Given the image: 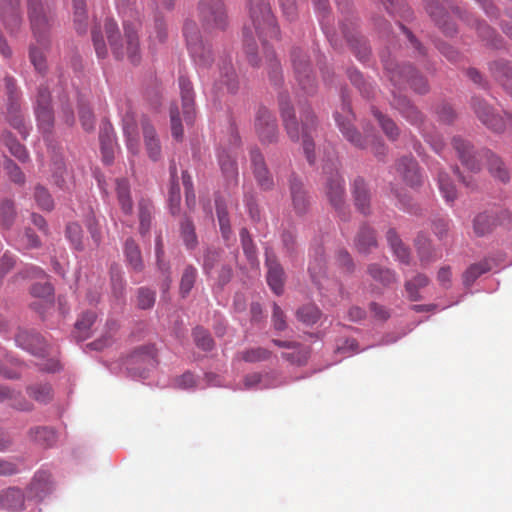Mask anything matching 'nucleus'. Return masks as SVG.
Wrapping results in <instances>:
<instances>
[{"instance_id":"obj_1","label":"nucleus","mask_w":512,"mask_h":512,"mask_svg":"<svg viewBox=\"0 0 512 512\" xmlns=\"http://www.w3.org/2000/svg\"><path fill=\"white\" fill-rule=\"evenodd\" d=\"M249 15L252 27L246 24L243 28V47L246 58L253 67L260 66V60L257 57L258 46L254 38L256 34L262 43L270 79L277 84L281 80L280 64L267 43L268 39L278 38L279 29L270 4L264 0H252Z\"/></svg>"},{"instance_id":"obj_2","label":"nucleus","mask_w":512,"mask_h":512,"mask_svg":"<svg viewBox=\"0 0 512 512\" xmlns=\"http://www.w3.org/2000/svg\"><path fill=\"white\" fill-rule=\"evenodd\" d=\"M124 37H121L117 23L112 19H106L104 28L111 51L117 59L127 58L132 64H138L141 59V48L138 30L139 21L129 22L124 20Z\"/></svg>"},{"instance_id":"obj_3","label":"nucleus","mask_w":512,"mask_h":512,"mask_svg":"<svg viewBox=\"0 0 512 512\" xmlns=\"http://www.w3.org/2000/svg\"><path fill=\"white\" fill-rule=\"evenodd\" d=\"M452 145L462 164L471 172L480 171L481 165L479 159H484L486 160L488 171L492 177L502 183L509 182L510 173L504 162L490 150L482 151L476 155L470 143L460 137H454Z\"/></svg>"},{"instance_id":"obj_4","label":"nucleus","mask_w":512,"mask_h":512,"mask_svg":"<svg viewBox=\"0 0 512 512\" xmlns=\"http://www.w3.org/2000/svg\"><path fill=\"white\" fill-rule=\"evenodd\" d=\"M28 13L31 29L38 46L30 48V59L39 73L46 70V60L43 50L49 46L50 19L42 6L41 0H28Z\"/></svg>"},{"instance_id":"obj_5","label":"nucleus","mask_w":512,"mask_h":512,"mask_svg":"<svg viewBox=\"0 0 512 512\" xmlns=\"http://www.w3.org/2000/svg\"><path fill=\"white\" fill-rule=\"evenodd\" d=\"M341 112L335 113V120L338 124L344 137L355 147L365 149L368 147V143L371 145L373 154L379 159L383 160L387 154V148L384 143L377 137L366 136L362 138L360 133L354 128L352 121L354 115L351 112L350 103L347 101L346 96L342 95V107Z\"/></svg>"},{"instance_id":"obj_6","label":"nucleus","mask_w":512,"mask_h":512,"mask_svg":"<svg viewBox=\"0 0 512 512\" xmlns=\"http://www.w3.org/2000/svg\"><path fill=\"white\" fill-rule=\"evenodd\" d=\"M382 62L387 77L394 86L401 87L405 82H408L414 91L423 94L428 91L427 81L409 65L399 66L392 59H385L382 57Z\"/></svg>"},{"instance_id":"obj_7","label":"nucleus","mask_w":512,"mask_h":512,"mask_svg":"<svg viewBox=\"0 0 512 512\" xmlns=\"http://www.w3.org/2000/svg\"><path fill=\"white\" fill-rule=\"evenodd\" d=\"M202 25L207 30H223L227 26V15L221 0H203L199 4Z\"/></svg>"},{"instance_id":"obj_8","label":"nucleus","mask_w":512,"mask_h":512,"mask_svg":"<svg viewBox=\"0 0 512 512\" xmlns=\"http://www.w3.org/2000/svg\"><path fill=\"white\" fill-rule=\"evenodd\" d=\"M187 47L198 65L208 66L212 63V53L210 48L206 47L197 30L196 24L192 21H186L183 28Z\"/></svg>"},{"instance_id":"obj_9","label":"nucleus","mask_w":512,"mask_h":512,"mask_svg":"<svg viewBox=\"0 0 512 512\" xmlns=\"http://www.w3.org/2000/svg\"><path fill=\"white\" fill-rule=\"evenodd\" d=\"M292 65L299 87L304 93L311 95L316 91L315 78L311 75L310 64L307 55L299 48H295L291 54Z\"/></svg>"},{"instance_id":"obj_10","label":"nucleus","mask_w":512,"mask_h":512,"mask_svg":"<svg viewBox=\"0 0 512 512\" xmlns=\"http://www.w3.org/2000/svg\"><path fill=\"white\" fill-rule=\"evenodd\" d=\"M325 173L329 174L324 188L326 197L338 213L344 214L346 208L344 180L338 171H333L331 167L325 168Z\"/></svg>"},{"instance_id":"obj_11","label":"nucleus","mask_w":512,"mask_h":512,"mask_svg":"<svg viewBox=\"0 0 512 512\" xmlns=\"http://www.w3.org/2000/svg\"><path fill=\"white\" fill-rule=\"evenodd\" d=\"M510 213L506 209L497 208L484 211L475 216L473 230L477 236H484L493 231L498 224H504L510 220Z\"/></svg>"},{"instance_id":"obj_12","label":"nucleus","mask_w":512,"mask_h":512,"mask_svg":"<svg viewBox=\"0 0 512 512\" xmlns=\"http://www.w3.org/2000/svg\"><path fill=\"white\" fill-rule=\"evenodd\" d=\"M472 108L477 118L490 130L501 133L506 129L504 117L496 113L486 101L478 97L472 98Z\"/></svg>"},{"instance_id":"obj_13","label":"nucleus","mask_w":512,"mask_h":512,"mask_svg":"<svg viewBox=\"0 0 512 512\" xmlns=\"http://www.w3.org/2000/svg\"><path fill=\"white\" fill-rule=\"evenodd\" d=\"M255 131L262 143L270 144L278 138V126L275 116L265 107H260L255 117Z\"/></svg>"},{"instance_id":"obj_14","label":"nucleus","mask_w":512,"mask_h":512,"mask_svg":"<svg viewBox=\"0 0 512 512\" xmlns=\"http://www.w3.org/2000/svg\"><path fill=\"white\" fill-rule=\"evenodd\" d=\"M425 8L435 23L446 35L451 36L456 33L457 29L455 24L449 20L450 15L438 0H426Z\"/></svg>"},{"instance_id":"obj_15","label":"nucleus","mask_w":512,"mask_h":512,"mask_svg":"<svg viewBox=\"0 0 512 512\" xmlns=\"http://www.w3.org/2000/svg\"><path fill=\"white\" fill-rule=\"evenodd\" d=\"M16 344L22 349L39 357H44L47 352L45 340L37 333L20 330L15 337Z\"/></svg>"},{"instance_id":"obj_16","label":"nucleus","mask_w":512,"mask_h":512,"mask_svg":"<svg viewBox=\"0 0 512 512\" xmlns=\"http://www.w3.org/2000/svg\"><path fill=\"white\" fill-rule=\"evenodd\" d=\"M396 170L403 181L410 187H418L423 183V177L417 161L413 157H403L398 160Z\"/></svg>"},{"instance_id":"obj_17","label":"nucleus","mask_w":512,"mask_h":512,"mask_svg":"<svg viewBox=\"0 0 512 512\" xmlns=\"http://www.w3.org/2000/svg\"><path fill=\"white\" fill-rule=\"evenodd\" d=\"M266 266L268 269L267 283L269 287L276 295H281L283 293L285 273L274 254L266 252Z\"/></svg>"},{"instance_id":"obj_18","label":"nucleus","mask_w":512,"mask_h":512,"mask_svg":"<svg viewBox=\"0 0 512 512\" xmlns=\"http://www.w3.org/2000/svg\"><path fill=\"white\" fill-rule=\"evenodd\" d=\"M493 79L512 97V65L506 60H495L489 64Z\"/></svg>"},{"instance_id":"obj_19","label":"nucleus","mask_w":512,"mask_h":512,"mask_svg":"<svg viewBox=\"0 0 512 512\" xmlns=\"http://www.w3.org/2000/svg\"><path fill=\"white\" fill-rule=\"evenodd\" d=\"M179 86L181 93L183 119L187 125H190L193 123L196 114L192 84L189 79L181 76L179 78Z\"/></svg>"},{"instance_id":"obj_20","label":"nucleus","mask_w":512,"mask_h":512,"mask_svg":"<svg viewBox=\"0 0 512 512\" xmlns=\"http://www.w3.org/2000/svg\"><path fill=\"white\" fill-rule=\"evenodd\" d=\"M141 125L148 157L152 161H157L161 157V145L156 130L147 118L142 119Z\"/></svg>"},{"instance_id":"obj_21","label":"nucleus","mask_w":512,"mask_h":512,"mask_svg":"<svg viewBox=\"0 0 512 512\" xmlns=\"http://www.w3.org/2000/svg\"><path fill=\"white\" fill-rule=\"evenodd\" d=\"M251 162L255 178L264 190L271 189L273 186V179L266 167L264 157L259 149L255 148L250 151Z\"/></svg>"},{"instance_id":"obj_22","label":"nucleus","mask_w":512,"mask_h":512,"mask_svg":"<svg viewBox=\"0 0 512 512\" xmlns=\"http://www.w3.org/2000/svg\"><path fill=\"white\" fill-rule=\"evenodd\" d=\"M122 127L128 150L132 154H138L140 150V137L137 122L133 113L127 112L124 115Z\"/></svg>"},{"instance_id":"obj_23","label":"nucleus","mask_w":512,"mask_h":512,"mask_svg":"<svg viewBox=\"0 0 512 512\" xmlns=\"http://www.w3.org/2000/svg\"><path fill=\"white\" fill-rule=\"evenodd\" d=\"M0 17L7 28H17L21 23L20 0H0Z\"/></svg>"},{"instance_id":"obj_24","label":"nucleus","mask_w":512,"mask_h":512,"mask_svg":"<svg viewBox=\"0 0 512 512\" xmlns=\"http://www.w3.org/2000/svg\"><path fill=\"white\" fill-rule=\"evenodd\" d=\"M302 142L306 158L310 164L314 163V144L310 132L315 127V117L310 110H305L302 115Z\"/></svg>"},{"instance_id":"obj_25","label":"nucleus","mask_w":512,"mask_h":512,"mask_svg":"<svg viewBox=\"0 0 512 512\" xmlns=\"http://www.w3.org/2000/svg\"><path fill=\"white\" fill-rule=\"evenodd\" d=\"M280 111L284 123V127L287 131L289 138L292 141H298L300 139L299 125L296 120L293 108L289 102L283 97L280 99Z\"/></svg>"},{"instance_id":"obj_26","label":"nucleus","mask_w":512,"mask_h":512,"mask_svg":"<svg viewBox=\"0 0 512 512\" xmlns=\"http://www.w3.org/2000/svg\"><path fill=\"white\" fill-rule=\"evenodd\" d=\"M355 206L364 215L370 212V192L362 178H356L352 184Z\"/></svg>"},{"instance_id":"obj_27","label":"nucleus","mask_w":512,"mask_h":512,"mask_svg":"<svg viewBox=\"0 0 512 512\" xmlns=\"http://www.w3.org/2000/svg\"><path fill=\"white\" fill-rule=\"evenodd\" d=\"M392 105L412 124H419L422 122V115L420 111H418V109L412 105L405 96L396 95L393 91Z\"/></svg>"},{"instance_id":"obj_28","label":"nucleus","mask_w":512,"mask_h":512,"mask_svg":"<svg viewBox=\"0 0 512 512\" xmlns=\"http://www.w3.org/2000/svg\"><path fill=\"white\" fill-rule=\"evenodd\" d=\"M452 13L468 23H470V21L473 20V23L476 25V30L479 33V36L486 40L493 47H500V39L495 35L494 30L490 28L488 25H486L485 23H481L476 19H473L472 16L470 15H466L464 17L462 15L460 8H453Z\"/></svg>"},{"instance_id":"obj_29","label":"nucleus","mask_w":512,"mask_h":512,"mask_svg":"<svg viewBox=\"0 0 512 512\" xmlns=\"http://www.w3.org/2000/svg\"><path fill=\"white\" fill-rule=\"evenodd\" d=\"M170 177L171 183L168 191V205L170 212L173 215H176L180 212L181 193L177 180V168L175 162H171L170 164Z\"/></svg>"},{"instance_id":"obj_30","label":"nucleus","mask_w":512,"mask_h":512,"mask_svg":"<svg viewBox=\"0 0 512 512\" xmlns=\"http://www.w3.org/2000/svg\"><path fill=\"white\" fill-rule=\"evenodd\" d=\"M53 488V482L51 473L46 470H39L33 477L30 484V490L36 497L43 498L45 495L51 492Z\"/></svg>"},{"instance_id":"obj_31","label":"nucleus","mask_w":512,"mask_h":512,"mask_svg":"<svg viewBox=\"0 0 512 512\" xmlns=\"http://www.w3.org/2000/svg\"><path fill=\"white\" fill-rule=\"evenodd\" d=\"M290 192L294 210L298 214H303L307 211L309 201L306 192L303 189L302 183L295 177L290 179Z\"/></svg>"},{"instance_id":"obj_32","label":"nucleus","mask_w":512,"mask_h":512,"mask_svg":"<svg viewBox=\"0 0 512 512\" xmlns=\"http://www.w3.org/2000/svg\"><path fill=\"white\" fill-rule=\"evenodd\" d=\"M0 507L10 510H20L24 506V494L21 489L11 487L0 493Z\"/></svg>"},{"instance_id":"obj_33","label":"nucleus","mask_w":512,"mask_h":512,"mask_svg":"<svg viewBox=\"0 0 512 512\" xmlns=\"http://www.w3.org/2000/svg\"><path fill=\"white\" fill-rule=\"evenodd\" d=\"M355 246L360 253H368L376 247L377 241L374 230L366 224L362 225L355 238Z\"/></svg>"},{"instance_id":"obj_34","label":"nucleus","mask_w":512,"mask_h":512,"mask_svg":"<svg viewBox=\"0 0 512 512\" xmlns=\"http://www.w3.org/2000/svg\"><path fill=\"white\" fill-rule=\"evenodd\" d=\"M343 34L360 61H366L370 55V49L367 46L366 40L356 32H348L343 29Z\"/></svg>"},{"instance_id":"obj_35","label":"nucleus","mask_w":512,"mask_h":512,"mask_svg":"<svg viewBox=\"0 0 512 512\" xmlns=\"http://www.w3.org/2000/svg\"><path fill=\"white\" fill-rule=\"evenodd\" d=\"M387 241L393 251L395 257L404 264L410 263V252L409 249L403 244L402 240L398 236L394 229H389L386 234Z\"/></svg>"},{"instance_id":"obj_36","label":"nucleus","mask_w":512,"mask_h":512,"mask_svg":"<svg viewBox=\"0 0 512 512\" xmlns=\"http://www.w3.org/2000/svg\"><path fill=\"white\" fill-rule=\"evenodd\" d=\"M124 253L126 260L131 268L136 272H141L144 268V263L141 256V251L136 242L129 238L125 242Z\"/></svg>"},{"instance_id":"obj_37","label":"nucleus","mask_w":512,"mask_h":512,"mask_svg":"<svg viewBox=\"0 0 512 512\" xmlns=\"http://www.w3.org/2000/svg\"><path fill=\"white\" fill-rule=\"evenodd\" d=\"M104 161L109 164L113 160L114 135L110 125H105L99 135Z\"/></svg>"},{"instance_id":"obj_38","label":"nucleus","mask_w":512,"mask_h":512,"mask_svg":"<svg viewBox=\"0 0 512 512\" xmlns=\"http://www.w3.org/2000/svg\"><path fill=\"white\" fill-rule=\"evenodd\" d=\"M0 400H9L11 405L18 410L28 411L32 409V404L19 392L11 390L6 386H0Z\"/></svg>"},{"instance_id":"obj_39","label":"nucleus","mask_w":512,"mask_h":512,"mask_svg":"<svg viewBox=\"0 0 512 512\" xmlns=\"http://www.w3.org/2000/svg\"><path fill=\"white\" fill-rule=\"evenodd\" d=\"M116 194L122 211L129 215L133 209V202L130 196L129 183L126 179L116 180Z\"/></svg>"},{"instance_id":"obj_40","label":"nucleus","mask_w":512,"mask_h":512,"mask_svg":"<svg viewBox=\"0 0 512 512\" xmlns=\"http://www.w3.org/2000/svg\"><path fill=\"white\" fill-rule=\"evenodd\" d=\"M30 438L43 447H51L56 442V433L52 428L35 427L29 431Z\"/></svg>"},{"instance_id":"obj_41","label":"nucleus","mask_w":512,"mask_h":512,"mask_svg":"<svg viewBox=\"0 0 512 512\" xmlns=\"http://www.w3.org/2000/svg\"><path fill=\"white\" fill-rule=\"evenodd\" d=\"M437 181L440 193L444 199L447 202H453L457 198V190L449 175L446 172L439 170L437 173Z\"/></svg>"},{"instance_id":"obj_42","label":"nucleus","mask_w":512,"mask_h":512,"mask_svg":"<svg viewBox=\"0 0 512 512\" xmlns=\"http://www.w3.org/2000/svg\"><path fill=\"white\" fill-rule=\"evenodd\" d=\"M21 364L8 354L0 353V374L6 378H17L20 375Z\"/></svg>"},{"instance_id":"obj_43","label":"nucleus","mask_w":512,"mask_h":512,"mask_svg":"<svg viewBox=\"0 0 512 512\" xmlns=\"http://www.w3.org/2000/svg\"><path fill=\"white\" fill-rule=\"evenodd\" d=\"M368 273L375 281L383 286H389L397 281L395 272L387 268H382L377 264L369 265Z\"/></svg>"},{"instance_id":"obj_44","label":"nucleus","mask_w":512,"mask_h":512,"mask_svg":"<svg viewBox=\"0 0 512 512\" xmlns=\"http://www.w3.org/2000/svg\"><path fill=\"white\" fill-rule=\"evenodd\" d=\"M16 219L15 205L12 200L5 199L0 203V226L9 230Z\"/></svg>"},{"instance_id":"obj_45","label":"nucleus","mask_w":512,"mask_h":512,"mask_svg":"<svg viewBox=\"0 0 512 512\" xmlns=\"http://www.w3.org/2000/svg\"><path fill=\"white\" fill-rule=\"evenodd\" d=\"M429 279L424 274H417L413 279L405 282V290L411 301H419L421 296L419 289L424 288L428 285Z\"/></svg>"},{"instance_id":"obj_46","label":"nucleus","mask_w":512,"mask_h":512,"mask_svg":"<svg viewBox=\"0 0 512 512\" xmlns=\"http://www.w3.org/2000/svg\"><path fill=\"white\" fill-rule=\"evenodd\" d=\"M372 113L386 136L391 140H396L399 136V129L395 122L375 108H373Z\"/></svg>"},{"instance_id":"obj_47","label":"nucleus","mask_w":512,"mask_h":512,"mask_svg":"<svg viewBox=\"0 0 512 512\" xmlns=\"http://www.w3.org/2000/svg\"><path fill=\"white\" fill-rule=\"evenodd\" d=\"M96 320V314L92 311L84 312L75 323L77 338L84 340L89 336L90 328Z\"/></svg>"},{"instance_id":"obj_48","label":"nucleus","mask_w":512,"mask_h":512,"mask_svg":"<svg viewBox=\"0 0 512 512\" xmlns=\"http://www.w3.org/2000/svg\"><path fill=\"white\" fill-rule=\"evenodd\" d=\"M2 136L4 144L8 147L13 156H15L21 162H26L29 159L26 148L15 138H13L9 132H4Z\"/></svg>"},{"instance_id":"obj_49","label":"nucleus","mask_w":512,"mask_h":512,"mask_svg":"<svg viewBox=\"0 0 512 512\" xmlns=\"http://www.w3.org/2000/svg\"><path fill=\"white\" fill-rule=\"evenodd\" d=\"M74 23L78 33H85L87 30L86 5L84 0H73Z\"/></svg>"},{"instance_id":"obj_50","label":"nucleus","mask_w":512,"mask_h":512,"mask_svg":"<svg viewBox=\"0 0 512 512\" xmlns=\"http://www.w3.org/2000/svg\"><path fill=\"white\" fill-rule=\"evenodd\" d=\"M28 395L35 401L47 403L52 400L53 393L49 384H36L27 388Z\"/></svg>"},{"instance_id":"obj_51","label":"nucleus","mask_w":512,"mask_h":512,"mask_svg":"<svg viewBox=\"0 0 512 512\" xmlns=\"http://www.w3.org/2000/svg\"><path fill=\"white\" fill-rule=\"evenodd\" d=\"M308 270L312 280L320 285V277L325 272V259L321 248L316 250V255L313 260L310 261Z\"/></svg>"},{"instance_id":"obj_52","label":"nucleus","mask_w":512,"mask_h":512,"mask_svg":"<svg viewBox=\"0 0 512 512\" xmlns=\"http://www.w3.org/2000/svg\"><path fill=\"white\" fill-rule=\"evenodd\" d=\"M321 317V311L313 304L302 306L297 311V318L306 325L315 324Z\"/></svg>"},{"instance_id":"obj_53","label":"nucleus","mask_w":512,"mask_h":512,"mask_svg":"<svg viewBox=\"0 0 512 512\" xmlns=\"http://www.w3.org/2000/svg\"><path fill=\"white\" fill-rule=\"evenodd\" d=\"M153 206L149 201L142 200L139 202V221H140V233L146 234L150 229L151 216Z\"/></svg>"},{"instance_id":"obj_54","label":"nucleus","mask_w":512,"mask_h":512,"mask_svg":"<svg viewBox=\"0 0 512 512\" xmlns=\"http://www.w3.org/2000/svg\"><path fill=\"white\" fill-rule=\"evenodd\" d=\"M170 123L173 138L177 141H181L183 139L184 131L177 104H172L170 107Z\"/></svg>"},{"instance_id":"obj_55","label":"nucleus","mask_w":512,"mask_h":512,"mask_svg":"<svg viewBox=\"0 0 512 512\" xmlns=\"http://www.w3.org/2000/svg\"><path fill=\"white\" fill-rule=\"evenodd\" d=\"M66 235L70 240L71 244L77 250H83V230L81 226L76 222H71L66 227Z\"/></svg>"},{"instance_id":"obj_56","label":"nucleus","mask_w":512,"mask_h":512,"mask_svg":"<svg viewBox=\"0 0 512 512\" xmlns=\"http://www.w3.org/2000/svg\"><path fill=\"white\" fill-rule=\"evenodd\" d=\"M193 337L198 348L204 351L212 350L214 341L207 330L202 327H196L193 330Z\"/></svg>"},{"instance_id":"obj_57","label":"nucleus","mask_w":512,"mask_h":512,"mask_svg":"<svg viewBox=\"0 0 512 512\" xmlns=\"http://www.w3.org/2000/svg\"><path fill=\"white\" fill-rule=\"evenodd\" d=\"M196 276L197 271L193 266L189 265L184 269L180 282V292L183 297L188 295L193 288Z\"/></svg>"},{"instance_id":"obj_58","label":"nucleus","mask_w":512,"mask_h":512,"mask_svg":"<svg viewBox=\"0 0 512 512\" xmlns=\"http://www.w3.org/2000/svg\"><path fill=\"white\" fill-rule=\"evenodd\" d=\"M219 164H220V167H221V170H222L224 176L227 179L236 178V176L238 174L237 165L231 155L224 153V152L219 154Z\"/></svg>"},{"instance_id":"obj_59","label":"nucleus","mask_w":512,"mask_h":512,"mask_svg":"<svg viewBox=\"0 0 512 512\" xmlns=\"http://www.w3.org/2000/svg\"><path fill=\"white\" fill-rule=\"evenodd\" d=\"M18 245L23 249H35L41 246V241L31 228H26L24 232L19 235Z\"/></svg>"},{"instance_id":"obj_60","label":"nucleus","mask_w":512,"mask_h":512,"mask_svg":"<svg viewBox=\"0 0 512 512\" xmlns=\"http://www.w3.org/2000/svg\"><path fill=\"white\" fill-rule=\"evenodd\" d=\"M241 355L244 361L254 363L267 360L271 352L262 347H255L243 351Z\"/></svg>"},{"instance_id":"obj_61","label":"nucleus","mask_w":512,"mask_h":512,"mask_svg":"<svg viewBox=\"0 0 512 512\" xmlns=\"http://www.w3.org/2000/svg\"><path fill=\"white\" fill-rule=\"evenodd\" d=\"M30 292L32 296L43 299L45 303H51L50 298L53 295V287L49 282L45 281L33 284Z\"/></svg>"},{"instance_id":"obj_62","label":"nucleus","mask_w":512,"mask_h":512,"mask_svg":"<svg viewBox=\"0 0 512 512\" xmlns=\"http://www.w3.org/2000/svg\"><path fill=\"white\" fill-rule=\"evenodd\" d=\"M181 235L188 248H194L197 244V236L193 223L186 219L181 224Z\"/></svg>"},{"instance_id":"obj_63","label":"nucleus","mask_w":512,"mask_h":512,"mask_svg":"<svg viewBox=\"0 0 512 512\" xmlns=\"http://www.w3.org/2000/svg\"><path fill=\"white\" fill-rule=\"evenodd\" d=\"M415 245L421 262L428 263L432 259L429 239L423 234H419L415 239Z\"/></svg>"},{"instance_id":"obj_64","label":"nucleus","mask_w":512,"mask_h":512,"mask_svg":"<svg viewBox=\"0 0 512 512\" xmlns=\"http://www.w3.org/2000/svg\"><path fill=\"white\" fill-rule=\"evenodd\" d=\"M35 200L38 206L43 209L50 211L54 207V202L49 192L42 186L35 188Z\"/></svg>"}]
</instances>
